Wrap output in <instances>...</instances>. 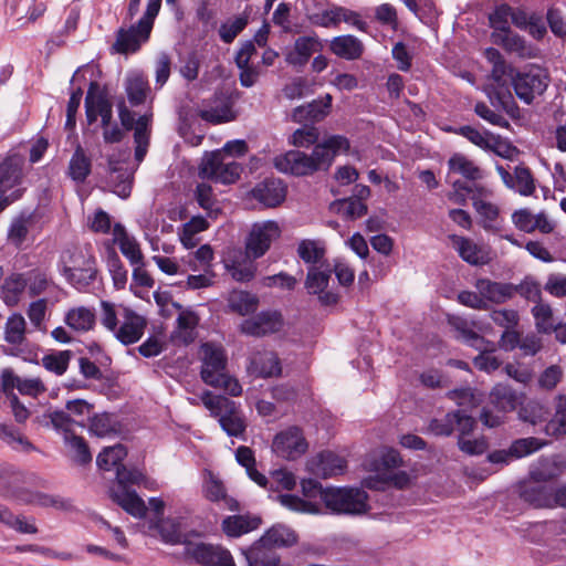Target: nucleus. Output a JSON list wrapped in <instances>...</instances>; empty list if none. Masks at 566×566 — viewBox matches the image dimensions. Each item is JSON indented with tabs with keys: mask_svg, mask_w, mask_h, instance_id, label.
<instances>
[{
	"mask_svg": "<svg viewBox=\"0 0 566 566\" xmlns=\"http://www.w3.org/2000/svg\"><path fill=\"white\" fill-rule=\"evenodd\" d=\"M349 140L342 135H333L316 144L308 155L301 150H289L273 159L274 167L284 174L308 176L318 170H327L338 151H347Z\"/></svg>",
	"mask_w": 566,
	"mask_h": 566,
	"instance_id": "nucleus-1",
	"label": "nucleus"
},
{
	"mask_svg": "<svg viewBox=\"0 0 566 566\" xmlns=\"http://www.w3.org/2000/svg\"><path fill=\"white\" fill-rule=\"evenodd\" d=\"M201 370L203 382L213 388L222 389L226 394L238 397L242 387L238 379L227 373V356L222 347L211 343L201 346Z\"/></svg>",
	"mask_w": 566,
	"mask_h": 566,
	"instance_id": "nucleus-2",
	"label": "nucleus"
},
{
	"mask_svg": "<svg viewBox=\"0 0 566 566\" xmlns=\"http://www.w3.org/2000/svg\"><path fill=\"white\" fill-rule=\"evenodd\" d=\"M161 0H148L143 17L129 28H119L112 49L119 54L136 53L148 42L156 17L159 13Z\"/></svg>",
	"mask_w": 566,
	"mask_h": 566,
	"instance_id": "nucleus-3",
	"label": "nucleus"
},
{
	"mask_svg": "<svg viewBox=\"0 0 566 566\" xmlns=\"http://www.w3.org/2000/svg\"><path fill=\"white\" fill-rule=\"evenodd\" d=\"M549 83L548 70L537 64H528L511 74L515 95L525 104H532L535 98L542 96Z\"/></svg>",
	"mask_w": 566,
	"mask_h": 566,
	"instance_id": "nucleus-4",
	"label": "nucleus"
},
{
	"mask_svg": "<svg viewBox=\"0 0 566 566\" xmlns=\"http://www.w3.org/2000/svg\"><path fill=\"white\" fill-rule=\"evenodd\" d=\"M201 400L205 407L219 418V423L228 436L244 439L247 423L237 410L234 401L224 396L212 395L210 391H205Z\"/></svg>",
	"mask_w": 566,
	"mask_h": 566,
	"instance_id": "nucleus-5",
	"label": "nucleus"
},
{
	"mask_svg": "<svg viewBox=\"0 0 566 566\" xmlns=\"http://www.w3.org/2000/svg\"><path fill=\"white\" fill-rule=\"evenodd\" d=\"M321 500L336 514L358 515L369 509L367 493L358 488H327L321 493Z\"/></svg>",
	"mask_w": 566,
	"mask_h": 566,
	"instance_id": "nucleus-6",
	"label": "nucleus"
},
{
	"mask_svg": "<svg viewBox=\"0 0 566 566\" xmlns=\"http://www.w3.org/2000/svg\"><path fill=\"white\" fill-rule=\"evenodd\" d=\"M181 556L185 560L200 566H235L234 559L227 548L221 545L197 542L193 538L186 543Z\"/></svg>",
	"mask_w": 566,
	"mask_h": 566,
	"instance_id": "nucleus-7",
	"label": "nucleus"
},
{
	"mask_svg": "<svg viewBox=\"0 0 566 566\" xmlns=\"http://www.w3.org/2000/svg\"><path fill=\"white\" fill-rule=\"evenodd\" d=\"M149 528L157 531L163 543L168 545H184L191 538H198L201 534L196 530H188L187 521L182 516H168L151 518Z\"/></svg>",
	"mask_w": 566,
	"mask_h": 566,
	"instance_id": "nucleus-8",
	"label": "nucleus"
},
{
	"mask_svg": "<svg viewBox=\"0 0 566 566\" xmlns=\"http://www.w3.org/2000/svg\"><path fill=\"white\" fill-rule=\"evenodd\" d=\"M241 170V166L237 161H226L222 151H213L203 157L199 176L203 179L229 185L239 179Z\"/></svg>",
	"mask_w": 566,
	"mask_h": 566,
	"instance_id": "nucleus-9",
	"label": "nucleus"
},
{
	"mask_svg": "<svg viewBox=\"0 0 566 566\" xmlns=\"http://www.w3.org/2000/svg\"><path fill=\"white\" fill-rule=\"evenodd\" d=\"M331 276L332 265L329 263L307 269L305 289L308 294L316 295L323 306L335 305L339 300V294L328 289Z\"/></svg>",
	"mask_w": 566,
	"mask_h": 566,
	"instance_id": "nucleus-10",
	"label": "nucleus"
},
{
	"mask_svg": "<svg viewBox=\"0 0 566 566\" xmlns=\"http://www.w3.org/2000/svg\"><path fill=\"white\" fill-rule=\"evenodd\" d=\"M280 235L281 229L275 221L256 222L252 226L245 239L244 252L252 259H260Z\"/></svg>",
	"mask_w": 566,
	"mask_h": 566,
	"instance_id": "nucleus-11",
	"label": "nucleus"
},
{
	"mask_svg": "<svg viewBox=\"0 0 566 566\" xmlns=\"http://www.w3.org/2000/svg\"><path fill=\"white\" fill-rule=\"evenodd\" d=\"M308 448L303 431L298 427H290L279 432L272 443L273 451L281 458L295 460Z\"/></svg>",
	"mask_w": 566,
	"mask_h": 566,
	"instance_id": "nucleus-12",
	"label": "nucleus"
},
{
	"mask_svg": "<svg viewBox=\"0 0 566 566\" xmlns=\"http://www.w3.org/2000/svg\"><path fill=\"white\" fill-rule=\"evenodd\" d=\"M98 83L91 82L85 97V113L88 124L101 117L102 127L111 125L113 119V105L106 95L98 93Z\"/></svg>",
	"mask_w": 566,
	"mask_h": 566,
	"instance_id": "nucleus-13",
	"label": "nucleus"
},
{
	"mask_svg": "<svg viewBox=\"0 0 566 566\" xmlns=\"http://www.w3.org/2000/svg\"><path fill=\"white\" fill-rule=\"evenodd\" d=\"M24 163V156L18 153L9 154L0 163V196L19 189L23 180Z\"/></svg>",
	"mask_w": 566,
	"mask_h": 566,
	"instance_id": "nucleus-14",
	"label": "nucleus"
},
{
	"mask_svg": "<svg viewBox=\"0 0 566 566\" xmlns=\"http://www.w3.org/2000/svg\"><path fill=\"white\" fill-rule=\"evenodd\" d=\"M283 326V318L277 311H263L242 322L241 332L250 336H264L276 333Z\"/></svg>",
	"mask_w": 566,
	"mask_h": 566,
	"instance_id": "nucleus-15",
	"label": "nucleus"
},
{
	"mask_svg": "<svg viewBox=\"0 0 566 566\" xmlns=\"http://www.w3.org/2000/svg\"><path fill=\"white\" fill-rule=\"evenodd\" d=\"M201 119L219 124L234 119L232 102L224 94H214L209 101H205L198 111Z\"/></svg>",
	"mask_w": 566,
	"mask_h": 566,
	"instance_id": "nucleus-16",
	"label": "nucleus"
},
{
	"mask_svg": "<svg viewBox=\"0 0 566 566\" xmlns=\"http://www.w3.org/2000/svg\"><path fill=\"white\" fill-rule=\"evenodd\" d=\"M123 321L119 327L113 333L116 339L124 345L138 342L144 335L146 319L129 308H124Z\"/></svg>",
	"mask_w": 566,
	"mask_h": 566,
	"instance_id": "nucleus-17",
	"label": "nucleus"
},
{
	"mask_svg": "<svg viewBox=\"0 0 566 566\" xmlns=\"http://www.w3.org/2000/svg\"><path fill=\"white\" fill-rule=\"evenodd\" d=\"M491 40L494 44L502 46L506 52L516 54L523 59H532L537 55V50L523 36L507 30L503 33H492Z\"/></svg>",
	"mask_w": 566,
	"mask_h": 566,
	"instance_id": "nucleus-18",
	"label": "nucleus"
},
{
	"mask_svg": "<svg viewBox=\"0 0 566 566\" xmlns=\"http://www.w3.org/2000/svg\"><path fill=\"white\" fill-rule=\"evenodd\" d=\"M252 196L265 207L273 208L284 201L286 197V186L280 179H265L253 188Z\"/></svg>",
	"mask_w": 566,
	"mask_h": 566,
	"instance_id": "nucleus-19",
	"label": "nucleus"
},
{
	"mask_svg": "<svg viewBox=\"0 0 566 566\" xmlns=\"http://www.w3.org/2000/svg\"><path fill=\"white\" fill-rule=\"evenodd\" d=\"M476 291L482 295L483 301L495 304L505 303L512 298L515 293V285L491 281L489 279H479L475 282Z\"/></svg>",
	"mask_w": 566,
	"mask_h": 566,
	"instance_id": "nucleus-20",
	"label": "nucleus"
},
{
	"mask_svg": "<svg viewBox=\"0 0 566 566\" xmlns=\"http://www.w3.org/2000/svg\"><path fill=\"white\" fill-rule=\"evenodd\" d=\"M332 101V95L326 94L319 99H315L306 105L298 106L293 111L292 118L296 123L319 122L329 113Z\"/></svg>",
	"mask_w": 566,
	"mask_h": 566,
	"instance_id": "nucleus-21",
	"label": "nucleus"
},
{
	"mask_svg": "<svg viewBox=\"0 0 566 566\" xmlns=\"http://www.w3.org/2000/svg\"><path fill=\"white\" fill-rule=\"evenodd\" d=\"M497 171L503 182L511 189H514L522 196H530L535 190V184L531 170L524 166H517L514 174H510L502 166H497Z\"/></svg>",
	"mask_w": 566,
	"mask_h": 566,
	"instance_id": "nucleus-22",
	"label": "nucleus"
},
{
	"mask_svg": "<svg viewBox=\"0 0 566 566\" xmlns=\"http://www.w3.org/2000/svg\"><path fill=\"white\" fill-rule=\"evenodd\" d=\"M112 499L116 502L125 512L135 518H144L147 513V506L144 500L130 490L129 486H120L112 492Z\"/></svg>",
	"mask_w": 566,
	"mask_h": 566,
	"instance_id": "nucleus-23",
	"label": "nucleus"
},
{
	"mask_svg": "<svg viewBox=\"0 0 566 566\" xmlns=\"http://www.w3.org/2000/svg\"><path fill=\"white\" fill-rule=\"evenodd\" d=\"M114 241L122 254L129 261L130 265L145 261L138 241L129 235L124 226L116 223L113 229Z\"/></svg>",
	"mask_w": 566,
	"mask_h": 566,
	"instance_id": "nucleus-24",
	"label": "nucleus"
},
{
	"mask_svg": "<svg viewBox=\"0 0 566 566\" xmlns=\"http://www.w3.org/2000/svg\"><path fill=\"white\" fill-rule=\"evenodd\" d=\"M345 460L336 453L322 451L312 460L311 469L317 475L329 478L342 473L345 469Z\"/></svg>",
	"mask_w": 566,
	"mask_h": 566,
	"instance_id": "nucleus-25",
	"label": "nucleus"
},
{
	"mask_svg": "<svg viewBox=\"0 0 566 566\" xmlns=\"http://www.w3.org/2000/svg\"><path fill=\"white\" fill-rule=\"evenodd\" d=\"M329 50L340 59L353 61L361 57L364 53V44L354 35H338L331 41Z\"/></svg>",
	"mask_w": 566,
	"mask_h": 566,
	"instance_id": "nucleus-26",
	"label": "nucleus"
},
{
	"mask_svg": "<svg viewBox=\"0 0 566 566\" xmlns=\"http://www.w3.org/2000/svg\"><path fill=\"white\" fill-rule=\"evenodd\" d=\"M460 175L468 181L483 178V171L471 159L460 153L453 154L448 160V178Z\"/></svg>",
	"mask_w": 566,
	"mask_h": 566,
	"instance_id": "nucleus-27",
	"label": "nucleus"
},
{
	"mask_svg": "<svg viewBox=\"0 0 566 566\" xmlns=\"http://www.w3.org/2000/svg\"><path fill=\"white\" fill-rule=\"evenodd\" d=\"M254 261L255 259H252V256L247 255L244 252V255L240 253L239 256L227 259L224 266L235 281L249 282L256 273V264Z\"/></svg>",
	"mask_w": 566,
	"mask_h": 566,
	"instance_id": "nucleus-28",
	"label": "nucleus"
},
{
	"mask_svg": "<svg viewBox=\"0 0 566 566\" xmlns=\"http://www.w3.org/2000/svg\"><path fill=\"white\" fill-rule=\"evenodd\" d=\"M261 522L255 515H232L222 521V531L230 537H239L256 530Z\"/></svg>",
	"mask_w": 566,
	"mask_h": 566,
	"instance_id": "nucleus-29",
	"label": "nucleus"
},
{
	"mask_svg": "<svg viewBox=\"0 0 566 566\" xmlns=\"http://www.w3.org/2000/svg\"><path fill=\"white\" fill-rule=\"evenodd\" d=\"M0 440L18 452L39 451L19 428L10 423L0 422Z\"/></svg>",
	"mask_w": 566,
	"mask_h": 566,
	"instance_id": "nucleus-30",
	"label": "nucleus"
},
{
	"mask_svg": "<svg viewBox=\"0 0 566 566\" xmlns=\"http://www.w3.org/2000/svg\"><path fill=\"white\" fill-rule=\"evenodd\" d=\"M490 402L502 412H511L521 403L518 394L505 384H497L492 388Z\"/></svg>",
	"mask_w": 566,
	"mask_h": 566,
	"instance_id": "nucleus-31",
	"label": "nucleus"
},
{
	"mask_svg": "<svg viewBox=\"0 0 566 566\" xmlns=\"http://www.w3.org/2000/svg\"><path fill=\"white\" fill-rule=\"evenodd\" d=\"M249 566H277L280 557L272 547L261 543L260 539L243 551Z\"/></svg>",
	"mask_w": 566,
	"mask_h": 566,
	"instance_id": "nucleus-32",
	"label": "nucleus"
},
{
	"mask_svg": "<svg viewBox=\"0 0 566 566\" xmlns=\"http://www.w3.org/2000/svg\"><path fill=\"white\" fill-rule=\"evenodd\" d=\"M563 472L562 462L556 457H541L530 469V476L535 482H546L559 476Z\"/></svg>",
	"mask_w": 566,
	"mask_h": 566,
	"instance_id": "nucleus-33",
	"label": "nucleus"
},
{
	"mask_svg": "<svg viewBox=\"0 0 566 566\" xmlns=\"http://www.w3.org/2000/svg\"><path fill=\"white\" fill-rule=\"evenodd\" d=\"M325 254L326 247L321 240L304 239L297 245L298 258L310 266L327 264Z\"/></svg>",
	"mask_w": 566,
	"mask_h": 566,
	"instance_id": "nucleus-34",
	"label": "nucleus"
},
{
	"mask_svg": "<svg viewBox=\"0 0 566 566\" xmlns=\"http://www.w3.org/2000/svg\"><path fill=\"white\" fill-rule=\"evenodd\" d=\"M259 539L261 543L275 549L294 545L297 542V536L295 532L290 527L283 524H275L269 528Z\"/></svg>",
	"mask_w": 566,
	"mask_h": 566,
	"instance_id": "nucleus-35",
	"label": "nucleus"
},
{
	"mask_svg": "<svg viewBox=\"0 0 566 566\" xmlns=\"http://www.w3.org/2000/svg\"><path fill=\"white\" fill-rule=\"evenodd\" d=\"M92 170L91 158L81 145H77L67 167V176L76 184H83Z\"/></svg>",
	"mask_w": 566,
	"mask_h": 566,
	"instance_id": "nucleus-36",
	"label": "nucleus"
},
{
	"mask_svg": "<svg viewBox=\"0 0 566 566\" xmlns=\"http://www.w3.org/2000/svg\"><path fill=\"white\" fill-rule=\"evenodd\" d=\"M24 273H13L4 279L1 285V298L8 306H15L27 289Z\"/></svg>",
	"mask_w": 566,
	"mask_h": 566,
	"instance_id": "nucleus-37",
	"label": "nucleus"
},
{
	"mask_svg": "<svg viewBox=\"0 0 566 566\" xmlns=\"http://www.w3.org/2000/svg\"><path fill=\"white\" fill-rule=\"evenodd\" d=\"M198 324L199 317L195 312L181 311L177 317V329L174 338L186 345L192 343L197 336L196 327Z\"/></svg>",
	"mask_w": 566,
	"mask_h": 566,
	"instance_id": "nucleus-38",
	"label": "nucleus"
},
{
	"mask_svg": "<svg viewBox=\"0 0 566 566\" xmlns=\"http://www.w3.org/2000/svg\"><path fill=\"white\" fill-rule=\"evenodd\" d=\"M64 322L76 332H88L95 325V313L85 306L74 307L66 313Z\"/></svg>",
	"mask_w": 566,
	"mask_h": 566,
	"instance_id": "nucleus-39",
	"label": "nucleus"
},
{
	"mask_svg": "<svg viewBox=\"0 0 566 566\" xmlns=\"http://www.w3.org/2000/svg\"><path fill=\"white\" fill-rule=\"evenodd\" d=\"M251 368L261 377H272L281 373L279 357L272 352L255 354L251 360Z\"/></svg>",
	"mask_w": 566,
	"mask_h": 566,
	"instance_id": "nucleus-40",
	"label": "nucleus"
},
{
	"mask_svg": "<svg viewBox=\"0 0 566 566\" xmlns=\"http://www.w3.org/2000/svg\"><path fill=\"white\" fill-rule=\"evenodd\" d=\"M545 432L548 436L559 437L566 434V396L558 395L554 399V415L545 424Z\"/></svg>",
	"mask_w": 566,
	"mask_h": 566,
	"instance_id": "nucleus-41",
	"label": "nucleus"
},
{
	"mask_svg": "<svg viewBox=\"0 0 566 566\" xmlns=\"http://www.w3.org/2000/svg\"><path fill=\"white\" fill-rule=\"evenodd\" d=\"M450 239L463 261L473 265L485 263L480 248L472 240L455 234L451 235Z\"/></svg>",
	"mask_w": 566,
	"mask_h": 566,
	"instance_id": "nucleus-42",
	"label": "nucleus"
},
{
	"mask_svg": "<svg viewBox=\"0 0 566 566\" xmlns=\"http://www.w3.org/2000/svg\"><path fill=\"white\" fill-rule=\"evenodd\" d=\"M119 163L113 159L108 160L109 176L108 184L113 186V191L120 198H127L132 191V181L129 174L118 167Z\"/></svg>",
	"mask_w": 566,
	"mask_h": 566,
	"instance_id": "nucleus-43",
	"label": "nucleus"
},
{
	"mask_svg": "<svg viewBox=\"0 0 566 566\" xmlns=\"http://www.w3.org/2000/svg\"><path fill=\"white\" fill-rule=\"evenodd\" d=\"M258 304V296L247 291H232L228 297L229 308L242 316L253 313Z\"/></svg>",
	"mask_w": 566,
	"mask_h": 566,
	"instance_id": "nucleus-44",
	"label": "nucleus"
},
{
	"mask_svg": "<svg viewBox=\"0 0 566 566\" xmlns=\"http://www.w3.org/2000/svg\"><path fill=\"white\" fill-rule=\"evenodd\" d=\"M27 322L20 313H13L4 325V340L9 345H24Z\"/></svg>",
	"mask_w": 566,
	"mask_h": 566,
	"instance_id": "nucleus-45",
	"label": "nucleus"
},
{
	"mask_svg": "<svg viewBox=\"0 0 566 566\" xmlns=\"http://www.w3.org/2000/svg\"><path fill=\"white\" fill-rule=\"evenodd\" d=\"M148 91V81L144 75L134 74L127 78L126 93L128 101L133 106L143 104Z\"/></svg>",
	"mask_w": 566,
	"mask_h": 566,
	"instance_id": "nucleus-46",
	"label": "nucleus"
},
{
	"mask_svg": "<svg viewBox=\"0 0 566 566\" xmlns=\"http://www.w3.org/2000/svg\"><path fill=\"white\" fill-rule=\"evenodd\" d=\"M209 228V222L202 216H195L188 222L182 226L181 231L179 232L181 243L190 249L197 244V240L195 235L199 232H202Z\"/></svg>",
	"mask_w": 566,
	"mask_h": 566,
	"instance_id": "nucleus-47",
	"label": "nucleus"
},
{
	"mask_svg": "<svg viewBox=\"0 0 566 566\" xmlns=\"http://www.w3.org/2000/svg\"><path fill=\"white\" fill-rule=\"evenodd\" d=\"M127 455V450L123 444L104 448L97 455L96 463L99 469L109 471L113 468L122 465L120 462Z\"/></svg>",
	"mask_w": 566,
	"mask_h": 566,
	"instance_id": "nucleus-48",
	"label": "nucleus"
},
{
	"mask_svg": "<svg viewBox=\"0 0 566 566\" xmlns=\"http://www.w3.org/2000/svg\"><path fill=\"white\" fill-rule=\"evenodd\" d=\"M531 312L538 333L549 334L553 332L555 321L553 310L548 303L541 302L535 304Z\"/></svg>",
	"mask_w": 566,
	"mask_h": 566,
	"instance_id": "nucleus-49",
	"label": "nucleus"
},
{
	"mask_svg": "<svg viewBox=\"0 0 566 566\" xmlns=\"http://www.w3.org/2000/svg\"><path fill=\"white\" fill-rule=\"evenodd\" d=\"M71 358V350L54 352L43 356L42 366L56 376H62L66 373Z\"/></svg>",
	"mask_w": 566,
	"mask_h": 566,
	"instance_id": "nucleus-50",
	"label": "nucleus"
},
{
	"mask_svg": "<svg viewBox=\"0 0 566 566\" xmlns=\"http://www.w3.org/2000/svg\"><path fill=\"white\" fill-rule=\"evenodd\" d=\"M198 205L207 211L209 218H217L220 212L213 196L212 187L206 182L198 184L195 190Z\"/></svg>",
	"mask_w": 566,
	"mask_h": 566,
	"instance_id": "nucleus-51",
	"label": "nucleus"
},
{
	"mask_svg": "<svg viewBox=\"0 0 566 566\" xmlns=\"http://www.w3.org/2000/svg\"><path fill=\"white\" fill-rule=\"evenodd\" d=\"M473 207L481 218L482 227L489 231H496L497 227L495 226V222L500 213L497 206L474 198Z\"/></svg>",
	"mask_w": 566,
	"mask_h": 566,
	"instance_id": "nucleus-52",
	"label": "nucleus"
},
{
	"mask_svg": "<svg viewBox=\"0 0 566 566\" xmlns=\"http://www.w3.org/2000/svg\"><path fill=\"white\" fill-rule=\"evenodd\" d=\"M28 293L31 297H35L44 293L50 285H52V281L49 279L48 274L40 270L33 269L24 273Z\"/></svg>",
	"mask_w": 566,
	"mask_h": 566,
	"instance_id": "nucleus-53",
	"label": "nucleus"
},
{
	"mask_svg": "<svg viewBox=\"0 0 566 566\" xmlns=\"http://www.w3.org/2000/svg\"><path fill=\"white\" fill-rule=\"evenodd\" d=\"M457 133L482 149H493L496 143L494 136L490 133L481 132L469 125L459 127Z\"/></svg>",
	"mask_w": 566,
	"mask_h": 566,
	"instance_id": "nucleus-54",
	"label": "nucleus"
},
{
	"mask_svg": "<svg viewBox=\"0 0 566 566\" xmlns=\"http://www.w3.org/2000/svg\"><path fill=\"white\" fill-rule=\"evenodd\" d=\"M90 431L97 437H107L116 433L117 421L114 416L109 413L95 415L90 421Z\"/></svg>",
	"mask_w": 566,
	"mask_h": 566,
	"instance_id": "nucleus-55",
	"label": "nucleus"
},
{
	"mask_svg": "<svg viewBox=\"0 0 566 566\" xmlns=\"http://www.w3.org/2000/svg\"><path fill=\"white\" fill-rule=\"evenodd\" d=\"M97 270L77 268H64V276L76 290H85L95 280Z\"/></svg>",
	"mask_w": 566,
	"mask_h": 566,
	"instance_id": "nucleus-56",
	"label": "nucleus"
},
{
	"mask_svg": "<svg viewBox=\"0 0 566 566\" xmlns=\"http://www.w3.org/2000/svg\"><path fill=\"white\" fill-rule=\"evenodd\" d=\"M480 354L473 359L475 368L482 371L492 373L500 368L501 360L493 355L495 345L490 342V345H484V348L479 349Z\"/></svg>",
	"mask_w": 566,
	"mask_h": 566,
	"instance_id": "nucleus-57",
	"label": "nucleus"
},
{
	"mask_svg": "<svg viewBox=\"0 0 566 566\" xmlns=\"http://www.w3.org/2000/svg\"><path fill=\"white\" fill-rule=\"evenodd\" d=\"M544 446V441L538 438L530 437L513 441L510 446V450L513 459H520L538 451Z\"/></svg>",
	"mask_w": 566,
	"mask_h": 566,
	"instance_id": "nucleus-58",
	"label": "nucleus"
},
{
	"mask_svg": "<svg viewBox=\"0 0 566 566\" xmlns=\"http://www.w3.org/2000/svg\"><path fill=\"white\" fill-rule=\"evenodd\" d=\"M65 268L96 270V260L93 254L92 247L85 245L83 248L75 249L70 255L69 265Z\"/></svg>",
	"mask_w": 566,
	"mask_h": 566,
	"instance_id": "nucleus-59",
	"label": "nucleus"
},
{
	"mask_svg": "<svg viewBox=\"0 0 566 566\" xmlns=\"http://www.w3.org/2000/svg\"><path fill=\"white\" fill-rule=\"evenodd\" d=\"M489 97L491 104L496 109H503L512 118H516L520 116V108L510 92L497 91L494 92L493 94L489 93Z\"/></svg>",
	"mask_w": 566,
	"mask_h": 566,
	"instance_id": "nucleus-60",
	"label": "nucleus"
},
{
	"mask_svg": "<svg viewBox=\"0 0 566 566\" xmlns=\"http://www.w3.org/2000/svg\"><path fill=\"white\" fill-rule=\"evenodd\" d=\"M64 441L70 447L74 461L80 464H86L92 461V454L90 452L88 446L82 437L73 433L67 436Z\"/></svg>",
	"mask_w": 566,
	"mask_h": 566,
	"instance_id": "nucleus-61",
	"label": "nucleus"
},
{
	"mask_svg": "<svg viewBox=\"0 0 566 566\" xmlns=\"http://www.w3.org/2000/svg\"><path fill=\"white\" fill-rule=\"evenodd\" d=\"M48 311V300L38 298L31 302L27 308V315L32 326L38 331H45V316Z\"/></svg>",
	"mask_w": 566,
	"mask_h": 566,
	"instance_id": "nucleus-62",
	"label": "nucleus"
},
{
	"mask_svg": "<svg viewBox=\"0 0 566 566\" xmlns=\"http://www.w3.org/2000/svg\"><path fill=\"white\" fill-rule=\"evenodd\" d=\"M512 8L509 4H501L489 15L492 33H503L511 30L509 21L511 20Z\"/></svg>",
	"mask_w": 566,
	"mask_h": 566,
	"instance_id": "nucleus-63",
	"label": "nucleus"
},
{
	"mask_svg": "<svg viewBox=\"0 0 566 566\" xmlns=\"http://www.w3.org/2000/svg\"><path fill=\"white\" fill-rule=\"evenodd\" d=\"M44 418L49 419V422L55 430L63 432L64 439L67 438V436L73 434L72 428L77 423L70 417L67 410H54L44 415Z\"/></svg>",
	"mask_w": 566,
	"mask_h": 566,
	"instance_id": "nucleus-64",
	"label": "nucleus"
}]
</instances>
